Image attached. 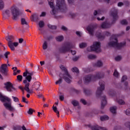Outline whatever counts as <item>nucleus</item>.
I'll return each mask as SVG.
<instances>
[{
	"label": "nucleus",
	"mask_w": 130,
	"mask_h": 130,
	"mask_svg": "<svg viewBox=\"0 0 130 130\" xmlns=\"http://www.w3.org/2000/svg\"><path fill=\"white\" fill-rule=\"evenodd\" d=\"M53 110H54V112L57 114V116L59 117V112L57 110V108L56 107L53 106Z\"/></svg>",
	"instance_id": "obj_23"
},
{
	"label": "nucleus",
	"mask_w": 130,
	"mask_h": 130,
	"mask_svg": "<svg viewBox=\"0 0 130 130\" xmlns=\"http://www.w3.org/2000/svg\"><path fill=\"white\" fill-rule=\"evenodd\" d=\"M5 8V3L3 0H0V10H3Z\"/></svg>",
	"instance_id": "obj_27"
},
{
	"label": "nucleus",
	"mask_w": 130,
	"mask_h": 130,
	"mask_svg": "<svg viewBox=\"0 0 130 130\" xmlns=\"http://www.w3.org/2000/svg\"><path fill=\"white\" fill-rule=\"evenodd\" d=\"M87 51L101 52V44L99 42H94L92 45L87 48Z\"/></svg>",
	"instance_id": "obj_7"
},
{
	"label": "nucleus",
	"mask_w": 130,
	"mask_h": 130,
	"mask_svg": "<svg viewBox=\"0 0 130 130\" xmlns=\"http://www.w3.org/2000/svg\"><path fill=\"white\" fill-rule=\"evenodd\" d=\"M12 38H13V36H8V37H6V40L8 41V43L10 42V41H12V40H11Z\"/></svg>",
	"instance_id": "obj_38"
},
{
	"label": "nucleus",
	"mask_w": 130,
	"mask_h": 130,
	"mask_svg": "<svg viewBox=\"0 0 130 130\" xmlns=\"http://www.w3.org/2000/svg\"><path fill=\"white\" fill-rule=\"evenodd\" d=\"M107 102L106 101V97L103 96L102 99V104H101V107L103 108L105 105H106Z\"/></svg>",
	"instance_id": "obj_19"
},
{
	"label": "nucleus",
	"mask_w": 130,
	"mask_h": 130,
	"mask_svg": "<svg viewBox=\"0 0 130 130\" xmlns=\"http://www.w3.org/2000/svg\"><path fill=\"white\" fill-rule=\"evenodd\" d=\"M75 45H73L72 43H66L60 49L61 52H67L70 51L71 48H74Z\"/></svg>",
	"instance_id": "obj_9"
},
{
	"label": "nucleus",
	"mask_w": 130,
	"mask_h": 130,
	"mask_svg": "<svg viewBox=\"0 0 130 130\" xmlns=\"http://www.w3.org/2000/svg\"><path fill=\"white\" fill-rule=\"evenodd\" d=\"M126 80H127V77L125 75L123 76L122 78V82H125Z\"/></svg>",
	"instance_id": "obj_44"
},
{
	"label": "nucleus",
	"mask_w": 130,
	"mask_h": 130,
	"mask_svg": "<svg viewBox=\"0 0 130 130\" xmlns=\"http://www.w3.org/2000/svg\"><path fill=\"white\" fill-rule=\"evenodd\" d=\"M104 17H103L102 18H100V17H97V20H98V21H101L102 20H104Z\"/></svg>",
	"instance_id": "obj_60"
},
{
	"label": "nucleus",
	"mask_w": 130,
	"mask_h": 130,
	"mask_svg": "<svg viewBox=\"0 0 130 130\" xmlns=\"http://www.w3.org/2000/svg\"><path fill=\"white\" fill-rule=\"evenodd\" d=\"M22 102H24V103L28 104V101H26L27 99H26V98L22 96Z\"/></svg>",
	"instance_id": "obj_45"
},
{
	"label": "nucleus",
	"mask_w": 130,
	"mask_h": 130,
	"mask_svg": "<svg viewBox=\"0 0 130 130\" xmlns=\"http://www.w3.org/2000/svg\"><path fill=\"white\" fill-rule=\"evenodd\" d=\"M100 87L98 88L96 95L98 97L102 94V91L104 90L105 83L103 81H101L99 82Z\"/></svg>",
	"instance_id": "obj_10"
},
{
	"label": "nucleus",
	"mask_w": 130,
	"mask_h": 130,
	"mask_svg": "<svg viewBox=\"0 0 130 130\" xmlns=\"http://www.w3.org/2000/svg\"><path fill=\"white\" fill-rule=\"evenodd\" d=\"M27 113L28 114H32L33 113V109H29V110L27 111Z\"/></svg>",
	"instance_id": "obj_48"
},
{
	"label": "nucleus",
	"mask_w": 130,
	"mask_h": 130,
	"mask_svg": "<svg viewBox=\"0 0 130 130\" xmlns=\"http://www.w3.org/2000/svg\"><path fill=\"white\" fill-rule=\"evenodd\" d=\"M5 88L8 92H13L15 91L16 89L13 86V84L11 82H6L4 83Z\"/></svg>",
	"instance_id": "obj_11"
},
{
	"label": "nucleus",
	"mask_w": 130,
	"mask_h": 130,
	"mask_svg": "<svg viewBox=\"0 0 130 130\" xmlns=\"http://www.w3.org/2000/svg\"><path fill=\"white\" fill-rule=\"evenodd\" d=\"M109 95L111 96V97L115 96V91H114V90H110L109 92Z\"/></svg>",
	"instance_id": "obj_29"
},
{
	"label": "nucleus",
	"mask_w": 130,
	"mask_h": 130,
	"mask_svg": "<svg viewBox=\"0 0 130 130\" xmlns=\"http://www.w3.org/2000/svg\"><path fill=\"white\" fill-rule=\"evenodd\" d=\"M31 88L36 90V91H40V83L38 82H35Z\"/></svg>",
	"instance_id": "obj_13"
},
{
	"label": "nucleus",
	"mask_w": 130,
	"mask_h": 130,
	"mask_svg": "<svg viewBox=\"0 0 130 130\" xmlns=\"http://www.w3.org/2000/svg\"><path fill=\"white\" fill-rule=\"evenodd\" d=\"M102 13V11H101V10H98V11H94V13H93V15L94 16H99L100 15H101Z\"/></svg>",
	"instance_id": "obj_28"
},
{
	"label": "nucleus",
	"mask_w": 130,
	"mask_h": 130,
	"mask_svg": "<svg viewBox=\"0 0 130 130\" xmlns=\"http://www.w3.org/2000/svg\"><path fill=\"white\" fill-rule=\"evenodd\" d=\"M23 77H25V79L23 80V84H25L24 88H23L22 86H19L18 87L19 89H20L21 91H24L25 90L27 93H33V90L30 89L29 88V86H30V83L32 80V76H33V72H30L28 70H26L25 72L23 73Z\"/></svg>",
	"instance_id": "obj_2"
},
{
	"label": "nucleus",
	"mask_w": 130,
	"mask_h": 130,
	"mask_svg": "<svg viewBox=\"0 0 130 130\" xmlns=\"http://www.w3.org/2000/svg\"><path fill=\"white\" fill-rule=\"evenodd\" d=\"M38 25H39V30L40 31H42V28H43V27H44V25H45V23H44V21L41 20V21H40L39 22V23H38Z\"/></svg>",
	"instance_id": "obj_20"
},
{
	"label": "nucleus",
	"mask_w": 130,
	"mask_h": 130,
	"mask_svg": "<svg viewBox=\"0 0 130 130\" xmlns=\"http://www.w3.org/2000/svg\"><path fill=\"white\" fill-rule=\"evenodd\" d=\"M14 73L13 75L14 76H17V75H18V74H20V73H21V70H13Z\"/></svg>",
	"instance_id": "obj_37"
},
{
	"label": "nucleus",
	"mask_w": 130,
	"mask_h": 130,
	"mask_svg": "<svg viewBox=\"0 0 130 130\" xmlns=\"http://www.w3.org/2000/svg\"><path fill=\"white\" fill-rule=\"evenodd\" d=\"M59 100L61 101H63V100H64V97L63 96V95H59Z\"/></svg>",
	"instance_id": "obj_50"
},
{
	"label": "nucleus",
	"mask_w": 130,
	"mask_h": 130,
	"mask_svg": "<svg viewBox=\"0 0 130 130\" xmlns=\"http://www.w3.org/2000/svg\"><path fill=\"white\" fill-rule=\"evenodd\" d=\"M83 72H84V73H89L90 72V69L89 68H83Z\"/></svg>",
	"instance_id": "obj_42"
},
{
	"label": "nucleus",
	"mask_w": 130,
	"mask_h": 130,
	"mask_svg": "<svg viewBox=\"0 0 130 130\" xmlns=\"http://www.w3.org/2000/svg\"><path fill=\"white\" fill-rule=\"evenodd\" d=\"M48 26L49 28H50V29H56V26H55V25H52L51 24H49Z\"/></svg>",
	"instance_id": "obj_39"
},
{
	"label": "nucleus",
	"mask_w": 130,
	"mask_h": 130,
	"mask_svg": "<svg viewBox=\"0 0 130 130\" xmlns=\"http://www.w3.org/2000/svg\"><path fill=\"white\" fill-rule=\"evenodd\" d=\"M4 128H5V127H4V126H2V127L0 126V130H5Z\"/></svg>",
	"instance_id": "obj_64"
},
{
	"label": "nucleus",
	"mask_w": 130,
	"mask_h": 130,
	"mask_svg": "<svg viewBox=\"0 0 130 130\" xmlns=\"http://www.w3.org/2000/svg\"><path fill=\"white\" fill-rule=\"evenodd\" d=\"M64 75H63V74L62 73H61L60 74H59V79L58 81H56L55 84L56 85H58V84L59 85H60L61 83H62V78L63 79H64Z\"/></svg>",
	"instance_id": "obj_16"
},
{
	"label": "nucleus",
	"mask_w": 130,
	"mask_h": 130,
	"mask_svg": "<svg viewBox=\"0 0 130 130\" xmlns=\"http://www.w3.org/2000/svg\"><path fill=\"white\" fill-rule=\"evenodd\" d=\"M110 47H116L117 48H120L122 46L125 45V42L121 43L120 44L117 43V37L115 35H113L110 40V42L108 43Z\"/></svg>",
	"instance_id": "obj_5"
},
{
	"label": "nucleus",
	"mask_w": 130,
	"mask_h": 130,
	"mask_svg": "<svg viewBox=\"0 0 130 130\" xmlns=\"http://www.w3.org/2000/svg\"><path fill=\"white\" fill-rule=\"evenodd\" d=\"M10 54V52H7L4 54V56H5L6 58H8V55Z\"/></svg>",
	"instance_id": "obj_53"
},
{
	"label": "nucleus",
	"mask_w": 130,
	"mask_h": 130,
	"mask_svg": "<svg viewBox=\"0 0 130 130\" xmlns=\"http://www.w3.org/2000/svg\"><path fill=\"white\" fill-rule=\"evenodd\" d=\"M71 53L72 54H73V55H75V54H76L77 53V51L74 50H71Z\"/></svg>",
	"instance_id": "obj_58"
},
{
	"label": "nucleus",
	"mask_w": 130,
	"mask_h": 130,
	"mask_svg": "<svg viewBox=\"0 0 130 130\" xmlns=\"http://www.w3.org/2000/svg\"><path fill=\"white\" fill-rule=\"evenodd\" d=\"M12 98L14 102H19V99L18 98L13 96Z\"/></svg>",
	"instance_id": "obj_41"
},
{
	"label": "nucleus",
	"mask_w": 130,
	"mask_h": 130,
	"mask_svg": "<svg viewBox=\"0 0 130 130\" xmlns=\"http://www.w3.org/2000/svg\"><path fill=\"white\" fill-rule=\"evenodd\" d=\"M60 68L61 70H62V71H64V72H63V74H64L63 76H64V81H66L67 83H71L72 82V77L70 76V74H69L68 70H67V69L64 67V66L62 65H61Z\"/></svg>",
	"instance_id": "obj_8"
},
{
	"label": "nucleus",
	"mask_w": 130,
	"mask_h": 130,
	"mask_svg": "<svg viewBox=\"0 0 130 130\" xmlns=\"http://www.w3.org/2000/svg\"><path fill=\"white\" fill-rule=\"evenodd\" d=\"M48 3L51 9H52L51 12L52 15H55L58 11L63 12L62 10L66 8L64 0H56L55 7L54 6V0H48Z\"/></svg>",
	"instance_id": "obj_1"
},
{
	"label": "nucleus",
	"mask_w": 130,
	"mask_h": 130,
	"mask_svg": "<svg viewBox=\"0 0 130 130\" xmlns=\"http://www.w3.org/2000/svg\"><path fill=\"white\" fill-rule=\"evenodd\" d=\"M72 104L73 105H74V106H78V105H79V102L76 100L73 101L72 102Z\"/></svg>",
	"instance_id": "obj_35"
},
{
	"label": "nucleus",
	"mask_w": 130,
	"mask_h": 130,
	"mask_svg": "<svg viewBox=\"0 0 130 130\" xmlns=\"http://www.w3.org/2000/svg\"><path fill=\"white\" fill-rule=\"evenodd\" d=\"M115 60H116L117 61H119V60H120L121 59V57L120 56H117L115 57Z\"/></svg>",
	"instance_id": "obj_46"
},
{
	"label": "nucleus",
	"mask_w": 130,
	"mask_h": 130,
	"mask_svg": "<svg viewBox=\"0 0 130 130\" xmlns=\"http://www.w3.org/2000/svg\"><path fill=\"white\" fill-rule=\"evenodd\" d=\"M38 97H39V98H43V99L44 100V98H43V95H42V94L41 93H39L37 95Z\"/></svg>",
	"instance_id": "obj_51"
},
{
	"label": "nucleus",
	"mask_w": 130,
	"mask_h": 130,
	"mask_svg": "<svg viewBox=\"0 0 130 130\" xmlns=\"http://www.w3.org/2000/svg\"><path fill=\"white\" fill-rule=\"evenodd\" d=\"M100 78H102V77H101V74L98 73L95 75H86L84 78L83 81L85 83H89L92 82V81H96L97 79H100Z\"/></svg>",
	"instance_id": "obj_6"
},
{
	"label": "nucleus",
	"mask_w": 130,
	"mask_h": 130,
	"mask_svg": "<svg viewBox=\"0 0 130 130\" xmlns=\"http://www.w3.org/2000/svg\"><path fill=\"white\" fill-rule=\"evenodd\" d=\"M72 72L73 73H76V74H78L79 73V69L77 68V67H74L72 69Z\"/></svg>",
	"instance_id": "obj_31"
},
{
	"label": "nucleus",
	"mask_w": 130,
	"mask_h": 130,
	"mask_svg": "<svg viewBox=\"0 0 130 130\" xmlns=\"http://www.w3.org/2000/svg\"><path fill=\"white\" fill-rule=\"evenodd\" d=\"M17 67H13L12 68V70H13V71H15V72L16 71H17Z\"/></svg>",
	"instance_id": "obj_63"
},
{
	"label": "nucleus",
	"mask_w": 130,
	"mask_h": 130,
	"mask_svg": "<svg viewBox=\"0 0 130 130\" xmlns=\"http://www.w3.org/2000/svg\"><path fill=\"white\" fill-rule=\"evenodd\" d=\"M17 80L18 82H22L23 80V76H22V75H18L17 76Z\"/></svg>",
	"instance_id": "obj_30"
},
{
	"label": "nucleus",
	"mask_w": 130,
	"mask_h": 130,
	"mask_svg": "<svg viewBox=\"0 0 130 130\" xmlns=\"http://www.w3.org/2000/svg\"><path fill=\"white\" fill-rule=\"evenodd\" d=\"M79 59V56H76L73 58V60L74 61H77Z\"/></svg>",
	"instance_id": "obj_57"
},
{
	"label": "nucleus",
	"mask_w": 130,
	"mask_h": 130,
	"mask_svg": "<svg viewBox=\"0 0 130 130\" xmlns=\"http://www.w3.org/2000/svg\"><path fill=\"white\" fill-rule=\"evenodd\" d=\"M21 24L22 25H28V23H27V21H26L24 18L21 19Z\"/></svg>",
	"instance_id": "obj_34"
},
{
	"label": "nucleus",
	"mask_w": 130,
	"mask_h": 130,
	"mask_svg": "<svg viewBox=\"0 0 130 130\" xmlns=\"http://www.w3.org/2000/svg\"><path fill=\"white\" fill-rule=\"evenodd\" d=\"M61 29H62V30H63V31H68V28H67V27H66L64 26H62L61 27Z\"/></svg>",
	"instance_id": "obj_55"
},
{
	"label": "nucleus",
	"mask_w": 130,
	"mask_h": 130,
	"mask_svg": "<svg viewBox=\"0 0 130 130\" xmlns=\"http://www.w3.org/2000/svg\"><path fill=\"white\" fill-rule=\"evenodd\" d=\"M113 76L114 77H115L116 78H118V76H119V74L118 73V72H117V71L116 70H115L114 74H113Z\"/></svg>",
	"instance_id": "obj_33"
},
{
	"label": "nucleus",
	"mask_w": 130,
	"mask_h": 130,
	"mask_svg": "<svg viewBox=\"0 0 130 130\" xmlns=\"http://www.w3.org/2000/svg\"><path fill=\"white\" fill-rule=\"evenodd\" d=\"M81 102H82V103H83V104H84V105H86V104H87V102L84 99H81Z\"/></svg>",
	"instance_id": "obj_52"
},
{
	"label": "nucleus",
	"mask_w": 130,
	"mask_h": 130,
	"mask_svg": "<svg viewBox=\"0 0 130 130\" xmlns=\"http://www.w3.org/2000/svg\"><path fill=\"white\" fill-rule=\"evenodd\" d=\"M87 30L88 32L91 36H93L94 35V27L93 26H88L87 27Z\"/></svg>",
	"instance_id": "obj_15"
},
{
	"label": "nucleus",
	"mask_w": 130,
	"mask_h": 130,
	"mask_svg": "<svg viewBox=\"0 0 130 130\" xmlns=\"http://www.w3.org/2000/svg\"><path fill=\"white\" fill-rule=\"evenodd\" d=\"M95 35H96V37H98V38H102V37H103L101 33H99V34H96Z\"/></svg>",
	"instance_id": "obj_49"
},
{
	"label": "nucleus",
	"mask_w": 130,
	"mask_h": 130,
	"mask_svg": "<svg viewBox=\"0 0 130 130\" xmlns=\"http://www.w3.org/2000/svg\"><path fill=\"white\" fill-rule=\"evenodd\" d=\"M0 72L3 73V74H5L8 72V65L7 64H3L2 65L1 68H0Z\"/></svg>",
	"instance_id": "obj_14"
},
{
	"label": "nucleus",
	"mask_w": 130,
	"mask_h": 130,
	"mask_svg": "<svg viewBox=\"0 0 130 130\" xmlns=\"http://www.w3.org/2000/svg\"><path fill=\"white\" fill-rule=\"evenodd\" d=\"M76 35L77 36H81V35H82V33L80 31H76Z\"/></svg>",
	"instance_id": "obj_59"
},
{
	"label": "nucleus",
	"mask_w": 130,
	"mask_h": 130,
	"mask_svg": "<svg viewBox=\"0 0 130 130\" xmlns=\"http://www.w3.org/2000/svg\"><path fill=\"white\" fill-rule=\"evenodd\" d=\"M48 48V42L44 41L43 44V49L44 50H45L46 49H47Z\"/></svg>",
	"instance_id": "obj_21"
},
{
	"label": "nucleus",
	"mask_w": 130,
	"mask_h": 130,
	"mask_svg": "<svg viewBox=\"0 0 130 130\" xmlns=\"http://www.w3.org/2000/svg\"><path fill=\"white\" fill-rule=\"evenodd\" d=\"M123 3L122 2H119L118 3V7H122Z\"/></svg>",
	"instance_id": "obj_56"
},
{
	"label": "nucleus",
	"mask_w": 130,
	"mask_h": 130,
	"mask_svg": "<svg viewBox=\"0 0 130 130\" xmlns=\"http://www.w3.org/2000/svg\"><path fill=\"white\" fill-rule=\"evenodd\" d=\"M111 15L113 17V19L114 20H116V19H117V18H118V16H117V10L113 9L112 11V13H111Z\"/></svg>",
	"instance_id": "obj_17"
},
{
	"label": "nucleus",
	"mask_w": 130,
	"mask_h": 130,
	"mask_svg": "<svg viewBox=\"0 0 130 130\" xmlns=\"http://www.w3.org/2000/svg\"><path fill=\"white\" fill-rule=\"evenodd\" d=\"M116 107H111L110 108V111L112 112V113H116Z\"/></svg>",
	"instance_id": "obj_26"
},
{
	"label": "nucleus",
	"mask_w": 130,
	"mask_h": 130,
	"mask_svg": "<svg viewBox=\"0 0 130 130\" xmlns=\"http://www.w3.org/2000/svg\"><path fill=\"white\" fill-rule=\"evenodd\" d=\"M87 46V44L85 43H82L81 44H79V47L80 48H84V47H86Z\"/></svg>",
	"instance_id": "obj_32"
},
{
	"label": "nucleus",
	"mask_w": 130,
	"mask_h": 130,
	"mask_svg": "<svg viewBox=\"0 0 130 130\" xmlns=\"http://www.w3.org/2000/svg\"><path fill=\"white\" fill-rule=\"evenodd\" d=\"M121 24H122V25H126L127 24V21H126V20H122L121 21Z\"/></svg>",
	"instance_id": "obj_43"
},
{
	"label": "nucleus",
	"mask_w": 130,
	"mask_h": 130,
	"mask_svg": "<svg viewBox=\"0 0 130 130\" xmlns=\"http://www.w3.org/2000/svg\"><path fill=\"white\" fill-rule=\"evenodd\" d=\"M89 59H94V58H96V55L93 54H89L88 56Z\"/></svg>",
	"instance_id": "obj_36"
},
{
	"label": "nucleus",
	"mask_w": 130,
	"mask_h": 130,
	"mask_svg": "<svg viewBox=\"0 0 130 130\" xmlns=\"http://www.w3.org/2000/svg\"><path fill=\"white\" fill-rule=\"evenodd\" d=\"M109 27V24L106 22H104L101 25V27L103 28V29L105 28H108Z\"/></svg>",
	"instance_id": "obj_25"
},
{
	"label": "nucleus",
	"mask_w": 130,
	"mask_h": 130,
	"mask_svg": "<svg viewBox=\"0 0 130 130\" xmlns=\"http://www.w3.org/2000/svg\"><path fill=\"white\" fill-rule=\"evenodd\" d=\"M103 63H102V62L100 60H99L96 63L97 67H101L102 66H103Z\"/></svg>",
	"instance_id": "obj_40"
},
{
	"label": "nucleus",
	"mask_w": 130,
	"mask_h": 130,
	"mask_svg": "<svg viewBox=\"0 0 130 130\" xmlns=\"http://www.w3.org/2000/svg\"><path fill=\"white\" fill-rule=\"evenodd\" d=\"M126 115H130V109H127L125 111Z\"/></svg>",
	"instance_id": "obj_47"
},
{
	"label": "nucleus",
	"mask_w": 130,
	"mask_h": 130,
	"mask_svg": "<svg viewBox=\"0 0 130 130\" xmlns=\"http://www.w3.org/2000/svg\"><path fill=\"white\" fill-rule=\"evenodd\" d=\"M45 16H46V13L45 12H43L40 15V17H45Z\"/></svg>",
	"instance_id": "obj_54"
},
{
	"label": "nucleus",
	"mask_w": 130,
	"mask_h": 130,
	"mask_svg": "<svg viewBox=\"0 0 130 130\" xmlns=\"http://www.w3.org/2000/svg\"><path fill=\"white\" fill-rule=\"evenodd\" d=\"M24 40L23 39H19V43H22Z\"/></svg>",
	"instance_id": "obj_61"
},
{
	"label": "nucleus",
	"mask_w": 130,
	"mask_h": 130,
	"mask_svg": "<svg viewBox=\"0 0 130 130\" xmlns=\"http://www.w3.org/2000/svg\"><path fill=\"white\" fill-rule=\"evenodd\" d=\"M108 119H109V117L108 116L105 115L101 117V120L102 121H104V120H108Z\"/></svg>",
	"instance_id": "obj_24"
},
{
	"label": "nucleus",
	"mask_w": 130,
	"mask_h": 130,
	"mask_svg": "<svg viewBox=\"0 0 130 130\" xmlns=\"http://www.w3.org/2000/svg\"><path fill=\"white\" fill-rule=\"evenodd\" d=\"M105 36H109V35H110V33H109V32H105Z\"/></svg>",
	"instance_id": "obj_62"
},
{
	"label": "nucleus",
	"mask_w": 130,
	"mask_h": 130,
	"mask_svg": "<svg viewBox=\"0 0 130 130\" xmlns=\"http://www.w3.org/2000/svg\"><path fill=\"white\" fill-rule=\"evenodd\" d=\"M56 41H58L59 42H60V41H62V40H63V36H58L56 37Z\"/></svg>",
	"instance_id": "obj_22"
},
{
	"label": "nucleus",
	"mask_w": 130,
	"mask_h": 130,
	"mask_svg": "<svg viewBox=\"0 0 130 130\" xmlns=\"http://www.w3.org/2000/svg\"><path fill=\"white\" fill-rule=\"evenodd\" d=\"M19 45V43L18 42H14L12 41H9L8 43V46L10 48L11 50H15V47H17Z\"/></svg>",
	"instance_id": "obj_12"
},
{
	"label": "nucleus",
	"mask_w": 130,
	"mask_h": 130,
	"mask_svg": "<svg viewBox=\"0 0 130 130\" xmlns=\"http://www.w3.org/2000/svg\"><path fill=\"white\" fill-rule=\"evenodd\" d=\"M115 100L118 104H120V105H123L125 104L124 101L120 99V98H116Z\"/></svg>",
	"instance_id": "obj_18"
},
{
	"label": "nucleus",
	"mask_w": 130,
	"mask_h": 130,
	"mask_svg": "<svg viewBox=\"0 0 130 130\" xmlns=\"http://www.w3.org/2000/svg\"><path fill=\"white\" fill-rule=\"evenodd\" d=\"M12 15L13 20H18L19 16H20V12H19V10L17 8H12L10 10H6L3 12L4 19H8Z\"/></svg>",
	"instance_id": "obj_3"
},
{
	"label": "nucleus",
	"mask_w": 130,
	"mask_h": 130,
	"mask_svg": "<svg viewBox=\"0 0 130 130\" xmlns=\"http://www.w3.org/2000/svg\"><path fill=\"white\" fill-rule=\"evenodd\" d=\"M0 98L1 99V101L4 102L3 105L6 109L9 110V111H15V108L12 106V100L10 98L3 96L2 94L0 93Z\"/></svg>",
	"instance_id": "obj_4"
}]
</instances>
